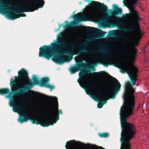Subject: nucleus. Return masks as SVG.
I'll use <instances>...</instances> for the list:
<instances>
[{
    "label": "nucleus",
    "instance_id": "nucleus-1",
    "mask_svg": "<svg viewBox=\"0 0 149 149\" xmlns=\"http://www.w3.org/2000/svg\"><path fill=\"white\" fill-rule=\"evenodd\" d=\"M134 89L132 87L130 82L126 83L123 98L125 104L121 108L120 117L122 130L121 134H136V130L135 126L128 122L127 119L133 114L132 111L134 107L135 99L134 93Z\"/></svg>",
    "mask_w": 149,
    "mask_h": 149
},
{
    "label": "nucleus",
    "instance_id": "nucleus-2",
    "mask_svg": "<svg viewBox=\"0 0 149 149\" xmlns=\"http://www.w3.org/2000/svg\"><path fill=\"white\" fill-rule=\"evenodd\" d=\"M43 0H33V2L27 3L25 5L21 6L19 9L16 10L14 9L10 3L0 6V11H4L10 10L13 12L9 13L8 17L11 19L13 20L19 18L20 17L26 16V15L23 13L33 12L38 10L39 8H42L44 5Z\"/></svg>",
    "mask_w": 149,
    "mask_h": 149
},
{
    "label": "nucleus",
    "instance_id": "nucleus-3",
    "mask_svg": "<svg viewBox=\"0 0 149 149\" xmlns=\"http://www.w3.org/2000/svg\"><path fill=\"white\" fill-rule=\"evenodd\" d=\"M15 79H10V83L11 91L14 94L23 95L29 91L31 87L36 85L34 83H30L20 88L18 91H16V90H17L18 88V82L21 85H23L25 84L26 80L28 79L27 72L25 69L22 68L18 72V76H15Z\"/></svg>",
    "mask_w": 149,
    "mask_h": 149
},
{
    "label": "nucleus",
    "instance_id": "nucleus-4",
    "mask_svg": "<svg viewBox=\"0 0 149 149\" xmlns=\"http://www.w3.org/2000/svg\"><path fill=\"white\" fill-rule=\"evenodd\" d=\"M75 43L71 44L70 49H68L64 52L63 54H64L69 55L63 57L62 54H56L54 56L52 60L55 63H63L66 62H70L73 58L72 56L74 55H81L86 53H91L93 52H97L98 51L96 50H88L86 47L88 45L87 42L82 43L80 46L84 48L79 50L78 53H76L74 52V48Z\"/></svg>",
    "mask_w": 149,
    "mask_h": 149
},
{
    "label": "nucleus",
    "instance_id": "nucleus-5",
    "mask_svg": "<svg viewBox=\"0 0 149 149\" xmlns=\"http://www.w3.org/2000/svg\"><path fill=\"white\" fill-rule=\"evenodd\" d=\"M69 45L68 43L63 40L58 43L52 42L50 45H44L40 48L38 56L49 60L54 54L59 52L62 49H69Z\"/></svg>",
    "mask_w": 149,
    "mask_h": 149
},
{
    "label": "nucleus",
    "instance_id": "nucleus-6",
    "mask_svg": "<svg viewBox=\"0 0 149 149\" xmlns=\"http://www.w3.org/2000/svg\"><path fill=\"white\" fill-rule=\"evenodd\" d=\"M113 7L114 10L112 11L111 10L110 13L113 16H114V19L117 21V22L115 24L111 23L110 20L112 19V17L111 16L107 15L100 19L101 25L105 27L108 26V25L110 24L117 26H126L127 23L126 22L120 21V17L115 16L116 15L122 14V9L119 8L116 5H113Z\"/></svg>",
    "mask_w": 149,
    "mask_h": 149
},
{
    "label": "nucleus",
    "instance_id": "nucleus-7",
    "mask_svg": "<svg viewBox=\"0 0 149 149\" xmlns=\"http://www.w3.org/2000/svg\"><path fill=\"white\" fill-rule=\"evenodd\" d=\"M118 60H114L113 66L119 67L121 72L123 73L127 72L129 74V77L132 86L135 84V81L136 80L137 73L138 71V68L133 64V62H131L128 63H124L120 64L118 63Z\"/></svg>",
    "mask_w": 149,
    "mask_h": 149
},
{
    "label": "nucleus",
    "instance_id": "nucleus-8",
    "mask_svg": "<svg viewBox=\"0 0 149 149\" xmlns=\"http://www.w3.org/2000/svg\"><path fill=\"white\" fill-rule=\"evenodd\" d=\"M52 118V120L48 119H45L40 122L37 118L35 117L31 118L28 114L25 112L19 115L18 121L19 122L22 123L24 122H26L28 120H31L32 123L33 124L36 125L40 124L41 126L43 127H47L50 125H52L53 123H55L54 122L56 121V119Z\"/></svg>",
    "mask_w": 149,
    "mask_h": 149
},
{
    "label": "nucleus",
    "instance_id": "nucleus-9",
    "mask_svg": "<svg viewBox=\"0 0 149 149\" xmlns=\"http://www.w3.org/2000/svg\"><path fill=\"white\" fill-rule=\"evenodd\" d=\"M110 77L115 81V83L110 85L108 88L107 93L108 95L111 96L110 98L114 99L120 90L121 85L116 78L112 76H110Z\"/></svg>",
    "mask_w": 149,
    "mask_h": 149
},
{
    "label": "nucleus",
    "instance_id": "nucleus-10",
    "mask_svg": "<svg viewBox=\"0 0 149 149\" xmlns=\"http://www.w3.org/2000/svg\"><path fill=\"white\" fill-rule=\"evenodd\" d=\"M121 134L120 141L122 142L121 149H130V141L136 134Z\"/></svg>",
    "mask_w": 149,
    "mask_h": 149
},
{
    "label": "nucleus",
    "instance_id": "nucleus-11",
    "mask_svg": "<svg viewBox=\"0 0 149 149\" xmlns=\"http://www.w3.org/2000/svg\"><path fill=\"white\" fill-rule=\"evenodd\" d=\"M82 144V143L79 141L70 140L66 142L65 147L66 149H79L78 146ZM90 148V149H105V148L102 146H91Z\"/></svg>",
    "mask_w": 149,
    "mask_h": 149
},
{
    "label": "nucleus",
    "instance_id": "nucleus-12",
    "mask_svg": "<svg viewBox=\"0 0 149 149\" xmlns=\"http://www.w3.org/2000/svg\"><path fill=\"white\" fill-rule=\"evenodd\" d=\"M91 71V70H88L86 71L83 70L81 71L79 73L80 79H78L77 81L79 84L80 86L82 88L84 89L85 91H86V86L87 83V79L83 78V77L85 74L86 72L90 73ZM86 91L87 94L89 95L90 97L94 99H95V97L94 95L91 94L89 92Z\"/></svg>",
    "mask_w": 149,
    "mask_h": 149
},
{
    "label": "nucleus",
    "instance_id": "nucleus-13",
    "mask_svg": "<svg viewBox=\"0 0 149 149\" xmlns=\"http://www.w3.org/2000/svg\"><path fill=\"white\" fill-rule=\"evenodd\" d=\"M121 30L123 32H132L135 33L137 38L138 39L141 38V33L137 23L135 24V25L132 26L130 28H126L123 27L121 29Z\"/></svg>",
    "mask_w": 149,
    "mask_h": 149
},
{
    "label": "nucleus",
    "instance_id": "nucleus-14",
    "mask_svg": "<svg viewBox=\"0 0 149 149\" xmlns=\"http://www.w3.org/2000/svg\"><path fill=\"white\" fill-rule=\"evenodd\" d=\"M48 111L50 116L53 118L56 119V121L54 123H56L59 119L58 105L55 107H54L52 105L49 106Z\"/></svg>",
    "mask_w": 149,
    "mask_h": 149
},
{
    "label": "nucleus",
    "instance_id": "nucleus-15",
    "mask_svg": "<svg viewBox=\"0 0 149 149\" xmlns=\"http://www.w3.org/2000/svg\"><path fill=\"white\" fill-rule=\"evenodd\" d=\"M89 4L91 6L95 7L103 13L107 12L108 10L107 6L99 2L92 1Z\"/></svg>",
    "mask_w": 149,
    "mask_h": 149
},
{
    "label": "nucleus",
    "instance_id": "nucleus-16",
    "mask_svg": "<svg viewBox=\"0 0 149 149\" xmlns=\"http://www.w3.org/2000/svg\"><path fill=\"white\" fill-rule=\"evenodd\" d=\"M74 19L78 23L82 21L86 22L87 21L85 14L83 12H80L72 16Z\"/></svg>",
    "mask_w": 149,
    "mask_h": 149
},
{
    "label": "nucleus",
    "instance_id": "nucleus-17",
    "mask_svg": "<svg viewBox=\"0 0 149 149\" xmlns=\"http://www.w3.org/2000/svg\"><path fill=\"white\" fill-rule=\"evenodd\" d=\"M85 29L86 31L88 32H97L100 35L101 37H103L105 35V33L104 31L93 27L86 26Z\"/></svg>",
    "mask_w": 149,
    "mask_h": 149
},
{
    "label": "nucleus",
    "instance_id": "nucleus-18",
    "mask_svg": "<svg viewBox=\"0 0 149 149\" xmlns=\"http://www.w3.org/2000/svg\"><path fill=\"white\" fill-rule=\"evenodd\" d=\"M86 65L85 63L81 61L80 63H78L77 64V66H73L70 69V71L71 74L75 73L76 72L80 70V68L85 67Z\"/></svg>",
    "mask_w": 149,
    "mask_h": 149
},
{
    "label": "nucleus",
    "instance_id": "nucleus-19",
    "mask_svg": "<svg viewBox=\"0 0 149 149\" xmlns=\"http://www.w3.org/2000/svg\"><path fill=\"white\" fill-rule=\"evenodd\" d=\"M118 60L117 61L118 63H120V64H123L124 63H121L120 61L118 59H114L110 60L109 61H108V60L107 58H104L102 60V62L101 63L102 64H103L104 66L106 67H107L109 64H112L113 65V64L114 63V60Z\"/></svg>",
    "mask_w": 149,
    "mask_h": 149
},
{
    "label": "nucleus",
    "instance_id": "nucleus-20",
    "mask_svg": "<svg viewBox=\"0 0 149 149\" xmlns=\"http://www.w3.org/2000/svg\"><path fill=\"white\" fill-rule=\"evenodd\" d=\"M97 96L98 97L102 100L101 102L103 103H104V104L107 103V101L108 99V98L106 96V95L103 93L102 91L100 90L99 91Z\"/></svg>",
    "mask_w": 149,
    "mask_h": 149
},
{
    "label": "nucleus",
    "instance_id": "nucleus-21",
    "mask_svg": "<svg viewBox=\"0 0 149 149\" xmlns=\"http://www.w3.org/2000/svg\"><path fill=\"white\" fill-rule=\"evenodd\" d=\"M12 94L11 92H10L8 95L6 96V97H8L10 98L9 105L10 107H13L14 105L16 104L15 100L13 97L12 96Z\"/></svg>",
    "mask_w": 149,
    "mask_h": 149
},
{
    "label": "nucleus",
    "instance_id": "nucleus-22",
    "mask_svg": "<svg viewBox=\"0 0 149 149\" xmlns=\"http://www.w3.org/2000/svg\"><path fill=\"white\" fill-rule=\"evenodd\" d=\"M132 49L133 52L131 53V54L132 60H130V61H129L128 62H123V63H130L131 62H133V64L134 65V62L135 59V54L136 53L137 51L134 47H132Z\"/></svg>",
    "mask_w": 149,
    "mask_h": 149
},
{
    "label": "nucleus",
    "instance_id": "nucleus-23",
    "mask_svg": "<svg viewBox=\"0 0 149 149\" xmlns=\"http://www.w3.org/2000/svg\"><path fill=\"white\" fill-rule=\"evenodd\" d=\"M12 107H13V111L14 112L17 113L18 111H19L21 110L22 108L24 106L23 105L19 104H15Z\"/></svg>",
    "mask_w": 149,
    "mask_h": 149
},
{
    "label": "nucleus",
    "instance_id": "nucleus-24",
    "mask_svg": "<svg viewBox=\"0 0 149 149\" xmlns=\"http://www.w3.org/2000/svg\"><path fill=\"white\" fill-rule=\"evenodd\" d=\"M138 13V12L134 10L131 13V15L133 18L134 20L136 22H138L139 20V16Z\"/></svg>",
    "mask_w": 149,
    "mask_h": 149
},
{
    "label": "nucleus",
    "instance_id": "nucleus-25",
    "mask_svg": "<svg viewBox=\"0 0 149 149\" xmlns=\"http://www.w3.org/2000/svg\"><path fill=\"white\" fill-rule=\"evenodd\" d=\"M10 92V89L8 88L0 89V95H3L8 93L9 94Z\"/></svg>",
    "mask_w": 149,
    "mask_h": 149
},
{
    "label": "nucleus",
    "instance_id": "nucleus-26",
    "mask_svg": "<svg viewBox=\"0 0 149 149\" xmlns=\"http://www.w3.org/2000/svg\"><path fill=\"white\" fill-rule=\"evenodd\" d=\"M64 38V37L63 33H60L58 36L57 40V41L55 40L54 41V43H57L60 42V41L63 40Z\"/></svg>",
    "mask_w": 149,
    "mask_h": 149
},
{
    "label": "nucleus",
    "instance_id": "nucleus-27",
    "mask_svg": "<svg viewBox=\"0 0 149 149\" xmlns=\"http://www.w3.org/2000/svg\"><path fill=\"white\" fill-rule=\"evenodd\" d=\"M49 79L47 77H43L41 79L40 84L41 86H42L45 85V83L48 82L49 81Z\"/></svg>",
    "mask_w": 149,
    "mask_h": 149
},
{
    "label": "nucleus",
    "instance_id": "nucleus-28",
    "mask_svg": "<svg viewBox=\"0 0 149 149\" xmlns=\"http://www.w3.org/2000/svg\"><path fill=\"white\" fill-rule=\"evenodd\" d=\"M75 24V23L74 21H71L70 23H68L66 24L63 25V27L65 29H67L71 27L72 26L74 25Z\"/></svg>",
    "mask_w": 149,
    "mask_h": 149
},
{
    "label": "nucleus",
    "instance_id": "nucleus-29",
    "mask_svg": "<svg viewBox=\"0 0 149 149\" xmlns=\"http://www.w3.org/2000/svg\"><path fill=\"white\" fill-rule=\"evenodd\" d=\"M98 51L101 53H106L108 52L107 47L102 46Z\"/></svg>",
    "mask_w": 149,
    "mask_h": 149
},
{
    "label": "nucleus",
    "instance_id": "nucleus-30",
    "mask_svg": "<svg viewBox=\"0 0 149 149\" xmlns=\"http://www.w3.org/2000/svg\"><path fill=\"white\" fill-rule=\"evenodd\" d=\"M107 74L104 71H101L99 72H94L92 73V75H98L100 76H104Z\"/></svg>",
    "mask_w": 149,
    "mask_h": 149
},
{
    "label": "nucleus",
    "instance_id": "nucleus-31",
    "mask_svg": "<svg viewBox=\"0 0 149 149\" xmlns=\"http://www.w3.org/2000/svg\"><path fill=\"white\" fill-rule=\"evenodd\" d=\"M98 135L100 137L102 138H107L109 135V134L107 132L99 133L98 134Z\"/></svg>",
    "mask_w": 149,
    "mask_h": 149
},
{
    "label": "nucleus",
    "instance_id": "nucleus-32",
    "mask_svg": "<svg viewBox=\"0 0 149 149\" xmlns=\"http://www.w3.org/2000/svg\"><path fill=\"white\" fill-rule=\"evenodd\" d=\"M32 80L34 83L36 85H38L40 84L39 81L38 80L37 76L35 75L33 76Z\"/></svg>",
    "mask_w": 149,
    "mask_h": 149
},
{
    "label": "nucleus",
    "instance_id": "nucleus-33",
    "mask_svg": "<svg viewBox=\"0 0 149 149\" xmlns=\"http://www.w3.org/2000/svg\"><path fill=\"white\" fill-rule=\"evenodd\" d=\"M128 43L131 45L132 47H134V46H136L138 45V42L137 41L133 40L132 42V43H130V41H129Z\"/></svg>",
    "mask_w": 149,
    "mask_h": 149
},
{
    "label": "nucleus",
    "instance_id": "nucleus-34",
    "mask_svg": "<svg viewBox=\"0 0 149 149\" xmlns=\"http://www.w3.org/2000/svg\"><path fill=\"white\" fill-rule=\"evenodd\" d=\"M49 100L50 101L53 102H57V98L55 96L50 97H48Z\"/></svg>",
    "mask_w": 149,
    "mask_h": 149
},
{
    "label": "nucleus",
    "instance_id": "nucleus-35",
    "mask_svg": "<svg viewBox=\"0 0 149 149\" xmlns=\"http://www.w3.org/2000/svg\"><path fill=\"white\" fill-rule=\"evenodd\" d=\"M43 87H47L48 88L50 89V91H52V89H54V87L53 86L49 84H47L44 85V86Z\"/></svg>",
    "mask_w": 149,
    "mask_h": 149
},
{
    "label": "nucleus",
    "instance_id": "nucleus-36",
    "mask_svg": "<svg viewBox=\"0 0 149 149\" xmlns=\"http://www.w3.org/2000/svg\"><path fill=\"white\" fill-rule=\"evenodd\" d=\"M104 105V103H103L101 102H99L97 104V107L99 108H101Z\"/></svg>",
    "mask_w": 149,
    "mask_h": 149
},
{
    "label": "nucleus",
    "instance_id": "nucleus-37",
    "mask_svg": "<svg viewBox=\"0 0 149 149\" xmlns=\"http://www.w3.org/2000/svg\"><path fill=\"white\" fill-rule=\"evenodd\" d=\"M115 32V30L110 31H109V33L110 35H113Z\"/></svg>",
    "mask_w": 149,
    "mask_h": 149
},
{
    "label": "nucleus",
    "instance_id": "nucleus-38",
    "mask_svg": "<svg viewBox=\"0 0 149 149\" xmlns=\"http://www.w3.org/2000/svg\"><path fill=\"white\" fill-rule=\"evenodd\" d=\"M127 16L126 15H125L123 16V18L124 19H127Z\"/></svg>",
    "mask_w": 149,
    "mask_h": 149
},
{
    "label": "nucleus",
    "instance_id": "nucleus-39",
    "mask_svg": "<svg viewBox=\"0 0 149 149\" xmlns=\"http://www.w3.org/2000/svg\"><path fill=\"white\" fill-rule=\"evenodd\" d=\"M60 113L61 114H62V111L61 110H59V113Z\"/></svg>",
    "mask_w": 149,
    "mask_h": 149
},
{
    "label": "nucleus",
    "instance_id": "nucleus-40",
    "mask_svg": "<svg viewBox=\"0 0 149 149\" xmlns=\"http://www.w3.org/2000/svg\"><path fill=\"white\" fill-rule=\"evenodd\" d=\"M134 2L136 3L137 2L138 0H133Z\"/></svg>",
    "mask_w": 149,
    "mask_h": 149
},
{
    "label": "nucleus",
    "instance_id": "nucleus-41",
    "mask_svg": "<svg viewBox=\"0 0 149 149\" xmlns=\"http://www.w3.org/2000/svg\"><path fill=\"white\" fill-rule=\"evenodd\" d=\"M68 21H66L65 22V23H68Z\"/></svg>",
    "mask_w": 149,
    "mask_h": 149
},
{
    "label": "nucleus",
    "instance_id": "nucleus-42",
    "mask_svg": "<svg viewBox=\"0 0 149 149\" xmlns=\"http://www.w3.org/2000/svg\"><path fill=\"white\" fill-rule=\"evenodd\" d=\"M87 1L88 2H90V0H87Z\"/></svg>",
    "mask_w": 149,
    "mask_h": 149
},
{
    "label": "nucleus",
    "instance_id": "nucleus-43",
    "mask_svg": "<svg viewBox=\"0 0 149 149\" xmlns=\"http://www.w3.org/2000/svg\"><path fill=\"white\" fill-rule=\"evenodd\" d=\"M44 96L45 97H47V96H46V95H44Z\"/></svg>",
    "mask_w": 149,
    "mask_h": 149
},
{
    "label": "nucleus",
    "instance_id": "nucleus-44",
    "mask_svg": "<svg viewBox=\"0 0 149 149\" xmlns=\"http://www.w3.org/2000/svg\"><path fill=\"white\" fill-rule=\"evenodd\" d=\"M127 38H128L129 39H130V38L129 37H127Z\"/></svg>",
    "mask_w": 149,
    "mask_h": 149
}]
</instances>
